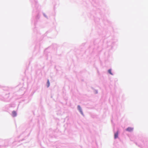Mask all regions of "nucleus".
Returning <instances> with one entry per match:
<instances>
[{"label": "nucleus", "mask_w": 148, "mask_h": 148, "mask_svg": "<svg viewBox=\"0 0 148 148\" xmlns=\"http://www.w3.org/2000/svg\"><path fill=\"white\" fill-rule=\"evenodd\" d=\"M133 128L132 127H128L126 129V130L129 132H131L133 131Z\"/></svg>", "instance_id": "nucleus-1"}, {"label": "nucleus", "mask_w": 148, "mask_h": 148, "mask_svg": "<svg viewBox=\"0 0 148 148\" xmlns=\"http://www.w3.org/2000/svg\"><path fill=\"white\" fill-rule=\"evenodd\" d=\"M115 138H116L118 137V132H117L116 133H115L114 135Z\"/></svg>", "instance_id": "nucleus-2"}, {"label": "nucleus", "mask_w": 148, "mask_h": 148, "mask_svg": "<svg viewBox=\"0 0 148 148\" xmlns=\"http://www.w3.org/2000/svg\"><path fill=\"white\" fill-rule=\"evenodd\" d=\"M16 115V112L15 111H13L12 112V116L13 117H15Z\"/></svg>", "instance_id": "nucleus-3"}, {"label": "nucleus", "mask_w": 148, "mask_h": 148, "mask_svg": "<svg viewBox=\"0 0 148 148\" xmlns=\"http://www.w3.org/2000/svg\"><path fill=\"white\" fill-rule=\"evenodd\" d=\"M50 82L49 80H48L47 82V87H48L49 86Z\"/></svg>", "instance_id": "nucleus-4"}, {"label": "nucleus", "mask_w": 148, "mask_h": 148, "mask_svg": "<svg viewBox=\"0 0 148 148\" xmlns=\"http://www.w3.org/2000/svg\"><path fill=\"white\" fill-rule=\"evenodd\" d=\"M108 72L110 74L112 75V72H111V69H109L108 70Z\"/></svg>", "instance_id": "nucleus-5"}, {"label": "nucleus", "mask_w": 148, "mask_h": 148, "mask_svg": "<svg viewBox=\"0 0 148 148\" xmlns=\"http://www.w3.org/2000/svg\"><path fill=\"white\" fill-rule=\"evenodd\" d=\"M78 109L79 110L80 112H82V111H81V108L79 106H78Z\"/></svg>", "instance_id": "nucleus-6"}]
</instances>
